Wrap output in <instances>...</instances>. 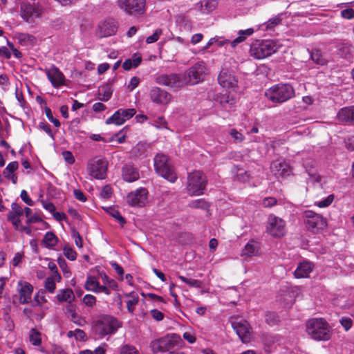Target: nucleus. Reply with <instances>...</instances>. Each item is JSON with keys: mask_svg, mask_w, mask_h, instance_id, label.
Wrapping results in <instances>:
<instances>
[{"mask_svg": "<svg viewBox=\"0 0 354 354\" xmlns=\"http://www.w3.org/2000/svg\"><path fill=\"white\" fill-rule=\"evenodd\" d=\"M148 192L145 188L140 187L131 192L127 196V201L131 206L142 207L147 201Z\"/></svg>", "mask_w": 354, "mask_h": 354, "instance_id": "nucleus-18", "label": "nucleus"}, {"mask_svg": "<svg viewBox=\"0 0 354 354\" xmlns=\"http://www.w3.org/2000/svg\"><path fill=\"white\" fill-rule=\"evenodd\" d=\"M83 302L85 305L93 307L96 304V298L92 295H86L83 298Z\"/></svg>", "mask_w": 354, "mask_h": 354, "instance_id": "nucleus-58", "label": "nucleus"}, {"mask_svg": "<svg viewBox=\"0 0 354 354\" xmlns=\"http://www.w3.org/2000/svg\"><path fill=\"white\" fill-rule=\"evenodd\" d=\"M109 209V210L108 212L112 217H113L121 225L124 224L125 220L118 210L111 207Z\"/></svg>", "mask_w": 354, "mask_h": 354, "instance_id": "nucleus-52", "label": "nucleus"}, {"mask_svg": "<svg viewBox=\"0 0 354 354\" xmlns=\"http://www.w3.org/2000/svg\"><path fill=\"white\" fill-rule=\"evenodd\" d=\"M270 170L276 177H285L292 173L290 165L285 161L277 160L270 165Z\"/></svg>", "mask_w": 354, "mask_h": 354, "instance_id": "nucleus-22", "label": "nucleus"}, {"mask_svg": "<svg viewBox=\"0 0 354 354\" xmlns=\"http://www.w3.org/2000/svg\"><path fill=\"white\" fill-rule=\"evenodd\" d=\"M306 332L311 338L319 341L328 340L331 335L328 324L322 318L310 319L306 324Z\"/></svg>", "mask_w": 354, "mask_h": 354, "instance_id": "nucleus-5", "label": "nucleus"}, {"mask_svg": "<svg viewBox=\"0 0 354 354\" xmlns=\"http://www.w3.org/2000/svg\"><path fill=\"white\" fill-rule=\"evenodd\" d=\"M65 313L71 321L76 325L83 326L86 324V320L76 313L75 305L68 304L66 307Z\"/></svg>", "mask_w": 354, "mask_h": 354, "instance_id": "nucleus-29", "label": "nucleus"}, {"mask_svg": "<svg viewBox=\"0 0 354 354\" xmlns=\"http://www.w3.org/2000/svg\"><path fill=\"white\" fill-rule=\"evenodd\" d=\"M34 287L29 282L20 280L17 282L16 291L19 296V302L21 304H29L32 299Z\"/></svg>", "mask_w": 354, "mask_h": 354, "instance_id": "nucleus-16", "label": "nucleus"}, {"mask_svg": "<svg viewBox=\"0 0 354 354\" xmlns=\"http://www.w3.org/2000/svg\"><path fill=\"white\" fill-rule=\"evenodd\" d=\"M207 74V69L204 62H198L189 68L185 73L187 84L194 85L203 81Z\"/></svg>", "mask_w": 354, "mask_h": 354, "instance_id": "nucleus-13", "label": "nucleus"}, {"mask_svg": "<svg viewBox=\"0 0 354 354\" xmlns=\"http://www.w3.org/2000/svg\"><path fill=\"white\" fill-rule=\"evenodd\" d=\"M45 292H46L44 289H40L35 294L34 297V300L36 302L37 305L41 306L47 302V299L45 297Z\"/></svg>", "mask_w": 354, "mask_h": 354, "instance_id": "nucleus-47", "label": "nucleus"}, {"mask_svg": "<svg viewBox=\"0 0 354 354\" xmlns=\"http://www.w3.org/2000/svg\"><path fill=\"white\" fill-rule=\"evenodd\" d=\"M265 95L272 102L281 104L293 98L295 90L290 84L279 83L268 88Z\"/></svg>", "mask_w": 354, "mask_h": 354, "instance_id": "nucleus-2", "label": "nucleus"}, {"mask_svg": "<svg viewBox=\"0 0 354 354\" xmlns=\"http://www.w3.org/2000/svg\"><path fill=\"white\" fill-rule=\"evenodd\" d=\"M45 113H46V115L47 118L48 119V120L50 121L52 123H53V124L56 127H59L60 126L59 121L53 117V113L50 108H48V107L45 108Z\"/></svg>", "mask_w": 354, "mask_h": 354, "instance_id": "nucleus-54", "label": "nucleus"}, {"mask_svg": "<svg viewBox=\"0 0 354 354\" xmlns=\"http://www.w3.org/2000/svg\"><path fill=\"white\" fill-rule=\"evenodd\" d=\"M219 84L223 88L234 89L237 86L238 80L232 71L223 68L218 77Z\"/></svg>", "mask_w": 354, "mask_h": 354, "instance_id": "nucleus-21", "label": "nucleus"}, {"mask_svg": "<svg viewBox=\"0 0 354 354\" xmlns=\"http://www.w3.org/2000/svg\"><path fill=\"white\" fill-rule=\"evenodd\" d=\"M19 164L17 161L10 162L3 171L5 178H8L11 175L15 174L14 172L18 169Z\"/></svg>", "mask_w": 354, "mask_h": 354, "instance_id": "nucleus-46", "label": "nucleus"}, {"mask_svg": "<svg viewBox=\"0 0 354 354\" xmlns=\"http://www.w3.org/2000/svg\"><path fill=\"white\" fill-rule=\"evenodd\" d=\"M254 32V29L252 28H248L246 30H240L238 32L237 37L232 41L225 39L223 37L216 35L214 37L210 38L207 43L203 47H202L198 53L202 55L205 54L207 50L214 44H216L219 47H223L230 44L232 48H235L239 44L245 41V39L248 37L251 36Z\"/></svg>", "mask_w": 354, "mask_h": 354, "instance_id": "nucleus-1", "label": "nucleus"}, {"mask_svg": "<svg viewBox=\"0 0 354 354\" xmlns=\"http://www.w3.org/2000/svg\"><path fill=\"white\" fill-rule=\"evenodd\" d=\"M56 298L59 302H67L68 304H72L75 299V295L70 288L60 289L57 292Z\"/></svg>", "mask_w": 354, "mask_h": 354, "instance_id": "nucleus-31", "label": "nucleus"}, {"mask_svg": "<svg viewBox=\"0 0 354 354\" xmlns=\"http://www.w3.org/2000/svg\"><path fill=\"white\" fill-rule=\"evenodd\" d=\"M112 188L109 185H105L102 188L100 197L102 198H110L112 195Z\"/></svg>", "mask_w": 354, "mask_h": 354, "instance_id": "nucleus-55", "label": "nucleus"}, {"mask_svg": "<svg viewBox=\"0 0 354 354\" xmlns=\"http://www.w3.org/2000/svg\"><path fill=\"white\" fill-rule=\"evenodd\" d=\"M105 349L102 346L96 348L93 351L86 349L80 352L79 354H105Z\"/></svg>", "mask_w": 354, "mask_h": 354, "instance_id": "nucleus-61", "label": "nucleus"}, {"mask_svg": "<svg viewBox=\"0 0 354 354\" xmlns=\"http://www.w3.org/2000/svg\"><path fill=\"white\" fill-rule=\"evenodd\" d=\"M310 58L317 64L324 65L326 64V61L323 58L322 55L319 50H313L310 53Z\"/></svg>", "mask_w": 354, "mask_h": 354, "instance_id": "nucleus-44", "label": "nucleus"}, {"mask_svg": "<svg viewBox=\"0 0 354 354\" xmlns=\"http://www.w3.org/2000/svg\"><path fill=\"white\" fill-rule=\"evenodd\" d=\"M235 170L236 171L235 176L236 180L243 183L249 180L250 174L248 171H245L243 169L239 168L238 166H234L233 171Z\"/></svg>", "mask_w": 354, "mask_h": 354, "instance_id": "nucleus-43", "label": "nucleus"}, {"mask_svg": "<svg viewBox=\"0 0 354 354\" xmlns=\"http://www.w3.org/2000/svg\"><path fill=\"white\" fill-rule=\"evenodd\" d=\"M125 297L128 298L126 301L127 310L130 313H133L135 310V306L137 305L139 301V297L138 294L134 292L126 294Z\"/></svg>", "mask_w": 354, "mask_h": 354, "instance_id": "nucleus-38", "label": "nucleus"}, {"mask_svg": "<svg viewBox=\"0 0 354 354\" xmlns=\"http://www.w3.org/2000/svg\"><path fill=\"white\" fill-rule=\"evenodd\" d=\"M230 134L234 139V142H241L244 140L243 135L239 132L236 129H232L230 130Z\"/></svg>", "mask_w": 354, "mask_h": 354, "instance_id": "nucleus-57", "label": "nucleus"}, {"mask_svg": "<svg viewBox=\"0 0 354 354\" xmlns=\"http://www.w3.org/2000/svg\"><path fill=\"white\" fill-rule=\"evenodd\" d=\"M104 286H109L111 290H118V283L113 279L109 278L106 274H101Z\"/></svg>", "mask_w": 354, "mask_h": 354, "instance_id": "nucleus-45", "label": "nucleus"}, {"mask_svg": "<svg viewBox=\"0 0 354 354\" xmlns=\"http://www.w3.org/2000/svg\"><path fill=\"white\" fill-rule=\"evenodd\" d=\"M117 6L126 15L140 17L147 11L146 0H117Z\"/></svg>", "mask_w": 354, "mask_h": 354, "instance_id": "nucleus-8", "label": "nucleus"}, {"mask_svg": "<svg viewBox=\"0 0 354 354\" xmlns=\"http://www.w3.org/2000/svg\"><path fill=\"white\" fill-rule=\"evenodd\" d=\"M278 48L273 40H255L250 45L249 53L256 59H262L276 53Z\"/></svg>", "mask_w": 354, "mask_h": 354, "instance_id": "nucleus-7", "label": "nucleus"}, {"mask_svg": "<svg viewBox=\"0 0 354 354\" xmlns=\"http://www.w3.org/2000/svg\"><path fill=\"white\" fill-rule=\"evenodd\" d=\"M303 218L307 228L313 232H319L327 225L326 220L323 216L312 210L304 211Z\"/></svg>", "mask_w": 354, "mask_h": 354, "instance_id": "nucleus-12", "label": "nucleus"}, {"mask_svg": "<svg viewBox=\"0 0 354 354\" xmlns=\"http://www.w3.org/2000/svg\"><path fill=\"white\" fill-rule=\"evenodd\" d=\"M7 218L12 223L15 230H19V227L21 226V220L19 219V216L8 213Z\"/></svg>", "mask_w": 354, "mask_h": 354, "instance_id": "nucleus-53", "label": "nucleus"}, {"mask_svg": "<svg viewBox=\"0 0 354 354\" xmlns=\"http://www.w3.org/2000/svg\"><path fill=\"white\" fill-rule=\"evenodd\" d=\"M44 12L43 6L32 0H24L20 3V17L28 24H36L43 17Z\"/></svg>", "mask_w": 354, "mask_h": 354, "instance_id": "nucleus-3", "label": "nucleus"}, {"mask_svg": "<svg viewBox=\"0 0 354 354\" xmlns=\"http://www.w3.org/2000/svg\"><path fill=\"white\" fill-rule=\"evenodd\" d=\"M154 168L158 174L170 183L177 179L174 169L169 162L167 157L162 153H158L154 158Z\"/></svg>", "mask_w": 354, "mask_h": 354, "instance_id": "nucleus-9", "label": "nucleus"}, {"mask_svg": "<svg viewBox=\"0 0 354 354\" xmlns=\"http://www.w3.org/2000/svg\"><path fill=\"white\" fill-rule=\"evenodd\" d=\"M156 82L161 85L171 88H180L187 84L185 73L183 74H164L156 77Z\"/></svg>", "mask_w": 354, "mask_h": 354, "instance_id": "nucleus-15", "label": "nucleus"}, {"mask_svg": "<svg viewBox=\"0 0 354 354\" xmlns=\"http://www.w3.org/2000/svg\"><path fill=\"white\" fill-rule=\"evenodd\" d=\"M57 237L55 235V234L51 232H48L46 233L44 237L43 244L46 248H53L57 245Z\"/></svg>", "mask_w": 354, "mask_h": 354, "instance_id": "nucleus-41", "label": "nucleus"}, {"mask_svg": "<svg viewBox=\"0 0 354 354\" xmlns=\"http://www.w3.org/2000/svg\"><path fill=\"white\" fill-rule=\"evenodd\" d=\"M335 198L334 194L324 196L323 192L317 193L315 196L314 205L320 208H325L331 205Z\"/></svg>", "mask_w": 354, "mask_h": 354, "instance_id": "nucleus-30", "label": "nucleus"}, {"mask_svg": "<svg viewBox=\"0 0 354 354\" xmlns=\"http://www.w3.org/2000/svg\"><path fill=\"white\" fill-rule=\"evenodd\" d=\"M215 100L225 109H231L237 102L236 94L231 92L218 94Z\"/></svg>", "mask_w": 354, "mask_h": 354, "instance_id": "nucleus-23", "label": "nucleus"}, {"mask_svg": "<svg viewBox=\"0 0 354 354\" xmlns=\"http://www.w3.org/2000/svg\"><path fill=\"white\" fill-rule=\"evenodd\" d=\"M337 118L344 122H351L354 120V106L345 107L339 111Z\"/></svg>", "mask_w": 354, "mask_h": 354, "instance_id": "nucleus-32", "label": "nucleus"}, {"mask_svg": "<svg viewBox=\"0 0 354 354\" xmlns=\"http://www.w3.org/2000/svg\"><path fill=\"white\" fill-rule=\"evenodd\" d=\"M120 354H140L133 346L125 345L122 347Z\"/></svg>", "mask_w": 354, "mask_h": 354, "instance_id": "nucleus-62", "label": "nucleus"}, {"mask_svg": "<svg viewBox=\"0 0 354 354\" xmlns=\"http://www.w3.org/2000/svg\"><path fill=\"white\" fill-rule=\"evenodd\" d=\"M183 343L179 335L172 333L152 340L150 343V348L153 353L156 354L169 351L175 348H181Z\"/></svg>", "mask_w": 354, "mask_h": 354, "instance_id": "nucleus-4", "label": "nucleus"}, {"mask_svg": "<svg viewBox=\"0 0 354 354\" xmlns=\"http://www.w3.org/2000/svg\"><path fill=\"white\" fill-rule=\"evenodd\" d=\"M121 326L118 319L111 316H103L95 322L93 330L99 338L111 335Z\"/></svg>", "mask_w": 354, "mask_h": 354, "instance_id": "nucleus-6", "label": "nucleus"}, {"mask_svg": "<svg viewBox=\"0 0 354 354\" xmlns=\"http://www.w3.org/2000/svg\"><path fill=\"white\" fill-rule=\"evenodd\" d=\"M340 15L344 19H352L354 18V10L352 8L342 10L340 12Z\"/></svg>", "mask_w": 354, "mask_h": 354, "instance_id": "nucleus-59", "label": "nucleus"}, {"mask_svg": "<svg viewBox=\"0 0 354 354\" xmlns=\"http://www.w3.org/2000/svg\"><path fill=\"white\" fill-rule=\"evenodd\" d=\"M118 27L113 19H107L99 25L97 35L100 37H106L115 34Z\"/></svg>", "mask_w": 354, "mask_h": 354, "instance_id": "nucleus-25", "label": "nucleus"}, {"mask_svg": "<svg viewBox=\"0 0 354 354\" xmlns=\"http://www.w3.org/2000/svg\"><path fill=\"white\" fill-rule=\"evenodd\" d=\"M149 95L151 100L154 103L158 104H167L171 100V95L158 87H153L150 91Z\"/></svg>", "mask_w": 354, "mask_h": 354, "instance_id": "nucleus-24", "label": "nucleus"}, {"mask_svg": "<svg viewBox=\"0 0 354 354\" xmlns=\"http://www.w3.org/2000/svg\"><path fill=\"white\" fill-rule=\"evenodd\" d=\"M136 113L135 109H120L106 120V124L122 125Z\"/></svg>", "mask_w": 354, "mask_h": 354, "instance_id": "nucleus-17", "label": "nucleus"}, {"mask_svg": "<svg viewBox=\"0 0 354 354\" xmlns=\"http://www.w3.org/2000/svg\"><path fill=\"white\" fill-rule=\"evenodd\" d=\"M142 62V57L139 55L135 54L133 56L126 59L122 64V68L125 71H129L133 68L138 67Z\"/></svg>", "mask_w": 354, "mask_h": 354, "instance_id": "nucleus-36", "label": "nucleus"}, {"mask_svg": "<svg viewBox=\"0 0 354 354\" xmlns=\"http://www.w3.org/2000/svg\"><path fill=\"white\" fill-rule=\"evenodd\" d=\"M108 162L106 159L95 157L90 160L87 165V172L92 178L98 180L104 179L106 176Z\"/></svg>", "mask_w": 354, "mask_h": 354, "instance_id": "nucleus-11", "label": "nucleus"}, {"mask_svg": "<svg viewBox=\"0 0 354 354\" xmlns=\"http://www.w3.org/2000/svg\"><path fill=\"white\" fill-rule=\"evenodd\" d=\"M11 207H12V211H10L9 212L10 214H13L14 215L19 216L23 215L24 209L17 203H13L11 205Z\"/></svg>", "mask_w": 354, "mask_h": 354, "instance_id": "nucleus-60", "label": "nucleus"}, {"mask_svg": "<svg viewBox=\"0 0 354 354\" xmlns=\"http://www.w3.org/2000/svg\"><path fill=\"white\" fill-rule=\"evenodd\" d=\"M259 251L258 243L254 241H250L242 250V256L252 257L256 255Z\"/></svg>", "mask_w": 354, "mask_h": 354, "instance_id": "nucleus-37", "label": "nucleus"}, {"mask_svg": "<svg viewBox=\"0 0 354 354\" xmlns=\"http://www.w3.org/2000/svg\"><path fill=\"white\" fill-rule=\"evenodd\" d=\"M283 13H279L277 15L270 18L266 22L261 25V28L266 30H272L275 26L281 24Z\"/></svg>", "mask_w": 354, "mask_h": 354, "instance_id": "nucleus-35", "label": "nucleus"}, {"mask_svg": "<svg viewBox=\"0 0 354 354\" xmlns=\"http://www.w3.org/2000/svg\"><path fill=\"white\" fill-rule=\"evenodd\" d=\"M277 204V200L274 197H266L261 201V205L266 208H270Z\"/></svg>", "mask_w": 354, "mask_h": 354, "instance_id": "nucleus-49", "label": "nucleus"}, {"mask_svg": "<svg viewBox=\"0 0 354 354\" xmlns=\"http://www.w3.org/2000/svg\"><path fill=\"white\" fill-rule=\"evenodd\" d=\"M15 37L21 45L32 44L35 41V37L26 33H16Z\"/></svg>", "mask_w": 354, "mask_h": 354, "instance_id": "nucleus-40", "label": "nucleus"}, {"mask_svg": "<svg viewBox=\"0 0 354 354\" xmlns=\"http://www.w3.org/2000/svg\"><path fill=\"white\" fill-rule=\"evenodd\" d=\"M314 263L309 261H303L298 263L293 274L297 279L308 278L314 269Z\"/></svg>", "mask_w": 354, "mask_h": 354, "instance_id": "nucleus-26", "label": "nucleus"}, {"mask_svg": "<svg viewBox=\"0 0 354 354\" xmlns=\"http://www.w3.org/2000/svg\"><path fill=\"white\" fill-rule=\"evenodd\" d=\"M10 84L9 78L7 75H0V86L3 90H7Z\"/></svg>", "mask_w": 354, "mask_h": 354, "instance_id": "nucleus-63", "label": "nucleus"}, {"mask_svg": "<svg viewBox=\"0 0 354 354\" xmlns=\"http://www.w3.org/2000/svg\"><path fill=\"white\" fill-rule=\"evenodd\" d=\"M122 176L128 183L134 182L140 178L138 169L131 165H127L122 167Z\"/></svg>", "mask_w": 354, "mask_h": 354, "instance_id": "nucleus-28", "label": "nucleus"}, {"mask_svg": "<svg viewBox=\"0 0 354 354\" xmlns=\"http://www.w3.org/2000/svg\"><path fill=\"white\" fill-rule=\"evenodd\" d=\"M308 183H311L314 186L315 191L318 192L319 190L324 189L325 180L323 177L316 173H308Z\"/></svg>", "mask_w": 354, "mask_h": 354, "instance_id": "nucleus-33", "label": "nucleus"}, {"mask_svg": "<svg viewBox=\"0 0 354 354\" xmlns=\"http://www.w3.org/2000/svg\"><path fill=\"white\" fill-rule=\"evenodd\" d=\"M29 341L33 346H40L41 344V334L35 328H32L29 332Z\"/></svg>", "mask_w": 354, "mask_h": 354, "instance_id": "nucleus-42", "label": "nucleus"}, {"mask_svg": "<svg viewBox=\"0 0 354 354\" xmlns=\"http://www.w3.org/2000/svg\"><path fill=\"white\" fill-rule=\"evenodd\" d=\"M206 183L207 178L203 172L195 171L189 174L187 185L188 194L195 196L203 194Z\"/></svg>", "mask_w": 354, "mask_h": 354, "instance_id": "nucleus-10", "label": "nucleus"}, {"mask_svg": "<svg viewBox=\"0 0 354 354\" xmlns=\"http://www.w3.org/2000/svg\"><path fill=\"white\" fill-rule=\"evenodd\" d=\"M162 34V29H160V28L156 29L151 35L147 37L146 42L147 44H152V43L156 42V41L158 40V39L160 38V37Z\"/></svg>", "mask_w": 354, "mask_h": 354, "instance_id": "nucleus-51", "label": "nucleus"}, {"mask_svg": "<svg viewBox=\"0 0 354 354\" xmlns=\"http://www.w3.org/2000/svg\"><path fill=\"white\" fill-rule=\"evenodd\" d=\"M44 71L54 88H59L65 84V76L57 67L52 66L46 68Z\"/></svg>", "mask_w": 354, "mask_h": 354, "instance_id": "nucleus-20", "label": "nucleus"}, {"mask_svg": "<svg viewBox=\"0 0 354 354\" xmlns=\"http://www.w3.org/2000/svg\"><path fill=\"white\" fill-rule=\"evenodd\" d=\"M75 339L77 341L85 342L87 339V336L84 330L81 329H75Z\"/></svg>", "mask_w": 354, "mask_h": 354, "instance_id": "nucleus-64", "label": "nucleus"}, {"mask_svg": "<svg viewBox=\"0 0 354 354\" xmlns=\"http://www.w3.org/2000/svg\"><path fill=\"white\" fill-rule=\"evenodd\" d=\"M61 279L59 274L56 273L52 277H47L44 281V290L49 293H54L56 289V281L59 282Z\"/></svg>", "mask_w": 354, "mask_h": 354, "instance_id": "nucleus-34", "label": "nucleus"}, {"mask_svg": "<svg viewBox=\"0 0 354 354\" xmlns=\"http://www.w3.org/2000/svg\"><path fill=\"white\" fill-rule=\"evenodd\" d=\"M151 124L157 129H167V123L163 118L160 117L157 120H155Z\"/></svg>", "mask_w": 354, "mask_h": 354, "instance_id": "nucleus-56", "label": "nucleus"}, {"mask_svg": "<svg viewBox=\"0 0 354 354\" xmlns=\"http://www.w3.org/2000/svg\"><path fill=\"white\" fill-rule=\"evenodd\" d=\"M266 231L272 236L282 237L287 232L286 223L281 218L270 214L268 218Z\"/></svg>", "mask_w": 354, "mask_h": 354, "instance_id": "nucleus-14", "label": "nucleus"}, {"mask_svg": "<svg viewBox=\"0 0 354 354\" xmlns=\"http://www.w3.org/2000/svg\"><path fill=\"white\" fill-rule=\"evenodd\" d=\"M64 256L71 261H74L76 259L77 253L76 252L69 246H65L64 248Z\"/></svg>", "mask_w": 354, "mask_h": 354, "instance_id": "nucleus-50", "label": "nucleus"}, {"mask_svg": "<svg viewBox=\"0 0 354 354\" xmlns=\"http://www.w3.org/2000/svg\"><path fill=\"white\" fill-rule=\"evenodd\" d=\"M100 283L95 277L88 276L85 282L84 287L88 291L96 292L100 288Z\"/></svg>", "mask_w": 354, "mask_h": 354, "instance_id": "nucleus-39", "label": "nucleus"}, {"mask_svg": "<svg viewBox=\"0 0 354 354\" xmlns=\"http://www.w3.org/2000/svg\"><path fill=\"white\" fill-rule=\"evenodd\" d=\"M178 278L191 287L201 288L202 286V282L199 280L187 279L184 276H178Z\"/></svg>", "mask_w": 354, "mask_h": 354, "instance_id": "nucleus-48", "label": "nucleus"}, {"mask_svg": "<svg viewBox=\"0 0 354 354\" xmlns=\"http://www.w3.org/2000/svg\"><path fill=\"white\" fill-rule=\"evenodd\" d=\"M232 326L243 343H248L251 339L250 326L245 319L232 322Z\"/></svg>", "mask_w": 354, "mask_h": 354, "instance_id": "nucleus-19", "label": "nucleus"}, {"mask_svg": "<svg viewBox=\"0 0 354 354\" xmlns=\"http://www.w3.org/2000/svg\"><path fill=\"white\" fill-rule=\"evenodd\" d=\"M217 6L216 0H201L194 5V8L203 15H207L213 12Z\"/></svg>", "mask_w": 354, "mask_h": 354, "instance_id": "nucleus-27", "label": "nucleus"}]
</instances>
